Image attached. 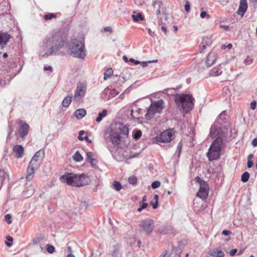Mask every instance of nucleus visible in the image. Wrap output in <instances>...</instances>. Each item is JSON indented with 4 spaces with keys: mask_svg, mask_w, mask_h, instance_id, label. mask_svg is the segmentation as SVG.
Returning a JSON list of instances; mask_svg holds the SVG:
<instances>
[{
    "mask_svg": "<svg viewBox=\"0 0 257 257\" xmlns=\"http://www.w3.org/2000/svg\"><path fill=\"white\" fill-rule=\"evenodd\" d=\"M86 114V111L84 108H79L76 110L74 112V115L78 119H81Z\"/></svg>",
    "mask_w": 257,
    "mask_h": 257,
    "instance_id": "b1692460",
    "label": "nucleus"
},
{
    "mask_svg": "<svg viewBox=\"0 0 257 257\" xmlns=\"http://www.w3.org/2000/svg\"><path fill=\"white\" fill-rule=\"evenodd\" d=\"M29 132V125L26 122L22 123L20 128L19 135L20 136L24 139L26 136L28 134Z\"/></svg>",
    "mask_w": 257,
    "mask_h": 257,
    "instance_id": "6ab92c4d",
    "label": "nucleus"
},
{
    "mask_svg": "<svg viewBox=\"0 0 257 257\" xmlns=\"http://www.w3.org/2000/svg\"><path fill=\"white\" fill-rule=\"evenodd\" d=\"M197 204H198V203H197ZM196 202L194 201L193 208H194V211L197 212V213H199L200 211L204 210L205 209V208H206V205H203L202 202L200 207L196 206Z\"/></svg>",
    "mask_w": 257,
    "mask_h": 257,
    "instance_id": "c756f323",
    "label": "nucleus"
},
{
    "mask_svg": "<svg viewBox=\"0 0 257 257\" xmlns=\"http://www.w3.org/2000/svg\"><path fill=\"white\" fill-rule=\"evenodd\" d=\"M140 226L147 235H150L154 229V220L151 218L146 219L142 222Z\"/></svg>",
    "mask_w": 257,
    "mask_h": 257,
    "instance_id": "9b49d317",
    "label": "nucleus"
},
{
    "mask_svg": "<svg viewBox=\"0 0 257 257\" xmlns=\"http://www.w3.org/2000/svg\"><path fill=\"white\" fill-rule=\"evenodd\" d=\"M129 61L131 62H133L134 63V64H136V65H138L139 64H140V61H138V60H135L133 58H130V59L129 60Z\"/></svg>",
    "mask_w": 257,
    "mask_h": 257,
    "instance_id": "e2e57ef3",
    "label": "nucleus"
},
{
    "mask_svg": "<svg viewBox=\"0 0 257 257\" xmlns=\"http://www.w3.org/2000/svg\"><path fill=\"white\" fill-rule=\"evenodd\" d=\"M249 174L247 172L243 173L241 176V180L242 182L245 183L248 181L249 178Z\"/></svg>",
    "mask_w": 257,
    "mask_h": 257,
    "instance_id": "c9c22d12",
    "label": "nucleus"
},
{
    "mask_svg": "<svg viewBox=\"0 0 257 257\" xmlns=\"http://www.w3.org/2000/svg\"><path fill=\"white\" fill-rule=\"evenodd\" d=\"M160 184L161 183L159 181H155L152 183L151 186L153 189H156L160 186Z\"/></svg>",
    "mask_w": 257,
    "mask_h": 257,
    "instance_id": "a18cd8bd",
    "label": "nucleus"
},
{
    "mask_svg": "<svg viewBox=\"0 0 257 257\" xmlns=\"http://www.w3.org/2000/svg\"><path fill=\"white\" fill-rule=\"evenodd\" d=\"M93 154L92 152H88L86 153V160L87 162L89 161L91 159H93L94 158H93Z\"/></svg>",
    "mask_w": 257,
    "mask_h": 257,
    "instance_id": "49530a36",
    "label": "nucleus"
},
{
    "mask_svg": "<svg viewBox=\"0 0 257 257\" xmlns=\"http://www.w3.org/2000/svg\"><path fill=\"white\" fill-rule=\"evenodd\" d=\"M253 165V162L252 161L248 160L247 162V166L248 168H250L252 167Z\"/></svg>",
    "mask_w": 257,
    "mask_h": 257,
    "instance_id": "052dcab7",
    "label": "nucleus"
},
{
    "mask_svg": "<svg viewBox=\"0 0 257 257\" xmlns=\"http://www.w3.org/2000/svg\"><path fill=\"white\" fill-rule=\"evenodd\" d=\"M250 108L252 110H254L255 109L256 107V102L255 100H253L251 102L250 104Z\"/></svg>",
    "mask_w": 257,
    "mask_h": 257,
    "instance_id": "5fc2aeb1",
    "label": "nucleus"
},
{
    "mask_svg": "<svg viewBox=\"0 0 257 257\" xmlns=\"http://www.w3.org/2000/svg\"><path fill=\"white\" fill-rule=\"evenodd\" d=\"M43 239L44 237L43 236L36 237L32 241L33 244H37L39 243Z\"/></svg>",
    "mask_w": 257,
    "mask_h": 257,
    "instance_id": "37998d69",
    "label": "nucleus"
},
{
    "mask_svg": "<svg viewBox=\"0 0 257 257\" xmlns=\"http://www.w3.org/2000/svg\"><path fill=\"white\" fill-rule=\"evenodd\" d=\"M73 159L76 162H80L83 160V157L79 151H77L73 156Z\"/></svg>",
    "mask_w": 257,
    "mask_h": 257,
    "instance_id": "72a5a7b5",
    "label": "nucleus"
},
{
    "mask_svg": "<svg viewBox=\"0 0 257 257\" xmlns=\"http://www.w3.org/2000/svg\"><path fill=\"white\" fill-rule=\"evenodd\" d=\"M13 151L16 153V157L17 158H21L24 155V149L22 145H17L14 146Z\"/></svg>",
    "mask_w": 257,
    "mask_h": 257,
    "instance_id": "4be33fe9",
    "label": "nucleus"
},
{
    "mask_svg": "<svg viewBox=\"0 0 257 257\" xmlns=\"http://www.w3.org/2000/svg\"><path fill=\"white\" fill-rule=\"evenodd\" d=\"M247 9L246 0H240L239 8L237 11L238 15L243 16Z\"/></svg>",
    "mask_w": 257,
    "mask_h": 257,
    "instance_id": "412c9836",
    "label": "nucleus"
},
{
    "mask_svg": "<svg viewBox=\"0 0 257 257\" xmlns=\"http://www.w3.org/2000/svg\"><path fill=\"white\" fill-rule=\"evenodd\" d=\"M174 128H169L162 132L156 137V141L159 143H170L174 138Z\"/></svg>",
    "mask_w": 257,
    "mask_h": 257,
    "instance_id": "6e6552de",
    "label": "nucleus"
},
{
    "mask_svg": "<svg viewBox=\"0 0 257 257\" xmlns=\"http://www.w3.org/2000/svg\"><path fill=\"white\" fill-rule=\"evenodd\" d=\"M11 36L7 32H0V50H3L10 41Z\"/></svg>",
    "mask_w": 257,
    "mask_h": 257,
    "instance_id": "ddd939ff",
    "label": "nucleus"
},
{
    "mask_svg": "<svg viewBox=\"0 0 257 257\" xmlns=\"http://www.w3.org/2000/svg\"><path fill=\"white\" fill-rule=\"evenodd\" d=\"M226 113L225 111H223L218 116L217 119L214 122L215 124H219L220 125L223 124L225 123V120L226 117L225 116Z\"/></svg>",
    "mask_w": 257,
    "mask_h": 257,
    "instance_id": "a878e982",
    "label": "nucleus"
},
{
    "mask_svg": "<svg viewBox=\"0 0 257 257\" xmlns=\"http://www.w3.org/2000/svg\"><path fill=\"white\" fill-rule=\"evenodd\" d=\"M210 255L213 257H223L224 253L220 249L215 248L211 251Z\"/></svg>",
    "mask_w": 257,
    "mask_h": 257,
    "instance_id": "cd10ccee",
    "label": "nucleus"
},
{
    "mask_svg": "<svg viewBox=\"0 0 257 257\" xmlns=\"http://www.w3.org/2000/svg\"><path fill=\"white\" fill-rule=\"evenodd\" d=\"M57 15L54 13H47L45 14L43 16L44 19L45 21H49L51 20L53 18H57Z\"/></svg>",
    "mask_w": 257,
    "mask_h": 257,
    "instance_id": "473e14b6",
    "label": "nucleus"
},
{
    "mask_svg": "<svg viewBox=\"0 0 257 257\" xmlns=\"http://www.w3.org/2000/svg\"><path fill=\"white\" fill-rule=\"evenodd\" d=\"M217 124L214 123L210 128V135L212 138L220 137L222 134L221 127L217 126Z\"/></svg>",
    "mask_w": 257,
    "mask_h": 257,
    "instance_id": "2eb2a0df",
    "label": "nucleus"
},
{
    "mask_svg": "<svg viewBox=\"0 0 257 257\" xmlns=\"http://www.w3.org/2000/svg\"><path fill=\"white\" fill-rule=\"evenodd\" d=\"M112 187L114 190H115L117 191H118L120 190L122 188V186L119 182L115 181L113 182L112 184Z\"/></svg>",
    "mask_w": 257,
    "mask_h": 257,
    "instance_id": "4c0bfd02",
    "label": "nucleus"
},
{
    "mask_svg": "<svg viewBox=\"0 0 257 257\" xmlns=\"http://www.w3.org/2000/svg\"><path fill=\"white\" fill-rule=\"evenodd\" d=\"M193 97L190 95L178 94L175 95V102L178 108L185 113L189 112L193 107Z\"/></svg>",
    "mask_w": 257,
    "mask_h": 257,
    "instance_id": "20e7f679",
    "label": "nucleus"
},
{
    "mask_svg": "<svg viewBox=\"0 0 257 257\" xmlns=\"http://www.w3.org/2000/svg\"><path fill=\"white\" fill-rule=\"evenodd\" d=\"M195 181L198 183L199 184L200 186H201V184H202V183L203 182H205V181L204 180H202L198 176H197L195 178V179H194Z\"/></svg>",
    "mask_w": 257,
    "mask_h": 257,
    "instance_id": "6e6d98bb",
    "label": "nucleus"
},
{
    "mask_svg": "<svg viewBox=\"0 0 257 257\" xmlns=\"http://www.w3.org/2000/svg\"><path fill=\"white\" fill-rule=\"evenodd\" d=\"M104 31L105 32H109L112 33V29L110 27H106L104 28Z\"/></svg>",
    "mask_w": 257,
    "mask_h": 257,
    "instance_id": "338daca9",
    "label": "nucleus"
},
{
    "mask_svg": "<svg viewBox=\"0 0 257 257\" xmlns=\"http://www.w3.org/2000/svg\"><path fill=\"white\" fill-rule=\"evenodd\" d=\"M222 72V71L219 65L218 66L212 68L210 72V74L211 76H217L221 74Z\"/></svg>",
    "mask_w": 257,
    "mask_h": 257,
    "instance_id": "bb28decb",
    "label": "nucleus"
},
{
    "mask_svg": "<svg viewBox=\"0 0 257 257\" xmlns=\"http://www.w3.org/2000/svg\"><path fill=\"white\" fill-rule=\"evenodd\" d=\"M132 17L135 22H138L144 19L143 15L140 13H137L136 15L134 14L132 15Z\"/></svg>",
    "mask_w": 257,
    "mask_h": 257,
    "instance_id": "f704fd0d",
    "label": "nucleus"
},
{
    "mask_svg": "<svg viewBox=\"0 0 257 257\" xmlns=\"http://www.w3.org/2000/svg\"><path fill=\"white\" fill-rule=\"evenodd\" d=\"M222 234L224 235L227 236L231 234V232L228 230H223L222 232Z\"/></svg>",
    "mask_w": 257,
    "mask_h": 257,
    "instance_id": "bf43d9fd",
    "label": "nucleus"
},
{
    "mask_svg": "<svg viewBox=\"0 0 257 257\" xmlns=\"http://www.w3.org/2000/svg\"><path fill=\"white\" fill-rule=\"evenodd\" d=\"M68 49L74 57L84 59L86 56L84 44L78 40H73L68 46Z\"/></svg>",
    "mask_w": 257,
    "mask_h": 257,
    "instance_id": "39448f33",
    "label": "nucleus"
},
{
    "mask_svg": "<svg viewBox=\"0 0 257 257\" xmlns=\"http://www.w3.org/2000/svg\"><path fill=\"white\" fill-rule=\"evenodd\" d=\"M142 109L140 108H137L136 110L134 109L131 110V115L134 119H139L142 117L141 114Z\"/></svg>",
    "mask_w": 257,
    "mask_h": 257,
    "instance_id": "393cba45",
    "label": "nucleus"
},
{
    "mask_svg": "<svg viewBox=\"0 0 257 257\" xmlns=\"http://www.w3.org/2000/svg\"><path fill=\"white\" fill-rule=\"evenodd\" d=\"M128 135V128L127 126L122 124H118V126L110 131L108 136L105 137V141L108 149V146L112 148L120 146L122 139L127 138Z\"/></svg>",
    "mask_w": 257,
    "mask_h": 257,
    "instance_id": "f03ea898",
    "label": "nucleus"
},
{
    "mask_svg": "<svg viewBox=\"0 0 257 257\" xmlns=\"http://www.w3.org/2000/svg\"><path fill=\"white\" fill-rule=\"evenodd\" d=\"M252 145L254 147L257 146V138H255L252 141Z\"/></svg>",
    "mask_w": 257,
    "mask_h": 257,
    "instance_id": "774afa93",
    "label": "nucleus"
},
{
    "mask_svg": "<svg viewBox=\"0 0 257 257\" xmlns=\"http://www.w3.org/2000/svg\"><path fill=\"white\" fill-rule=\"evenodd\" d=\"M200 16L201 18H204L206 17H207L208 18H209V15L208 14H207L206 12H205V11L201 12Z\"/></svg>",
    "mask_w": 257,
    "mask_h": 257,
    "instance_id": "4d7b16f0",
    "label": "nucleus"
},
{
    "mask_svg": "<svg viewBox=\"0 0 257 257\" xmlns=\"http://www.w3.org/2000/svg\"><path fill=\"white\" fill-rule=\"evenodd\" d=\"M72 95L71 96H66L62 101V106L65 107H68L72 101Z\"/></svg>",
    "mask_w": 257,
    "mask_h": 257,
    "instance_id": "c85d7f7f",
    "label": "nucleus"
},
{
    "mask_svg": "<svg viewBox=\"0 0 257 257\" xmlns=\"http://www.w3.org/2000/svg\"><path fill=\"white\" fill-rule=\"evenodd\" d=\"M107 115V110L103 109L101 112L98 113V116L96 119V121L97 122H100L103 118Z\"/></svg>",
    "mask_w": 257,
    "mask_h": 257,
    "instance_id": "2f4dec72",
    "label": "nucleus"
},
{
    "mask_svg": "<svg viewBox=\"0 0 257 257\" xmlns=\"http://www.w3.org/2000/svg\"><path fill=\"white\" fill-rule=\"evenodd\" d=\"M85 132L84 131H81L79 132V136H78V139L80 141H83V137H82V136L84 134Z\"/></svg>",
    "mask_w": 257,
    "mask_h": 257,
    "instance_id": "13d9d810",
    "label": "nucleus"
},
{
    "mask_svg": "<svg viewBox=\"0 0 257 257\" xmlns=\"http://www.w3.org/2000/svg\"><path fill=\"white\" fill-rule=\"evenodd\" d=\"M212 43V39L211 37H204L202 39V41L199 47V51L200 53H203V50L202 49V47H203V49H205L206 47H209L211 45Z\"/></svg>",
    "mask_w": 257,
    "mask_h": 257,
    "instance_id": "dca6fc26",
    "label": "nucleus"
},
{
    "mask_svg": "<svg viewBox=\"0 0 257 257\" xmlns=\"http://www.w3.org/2000/svg\"><path fill=\"white\" fill-rule=\"evenodd\" d=\"M148 204L147 203L143 202L142 204H140V206L138 208V211L141 212L143 209L146 208Z\"/></svg>",
    "mask_w": 257,
    "mask_h": 257,
    "instance_id": "09e8293b",
    "label": "nucleus"
},
{
    "mask_svg": "<svg viewBox=\"0 0 257 257\" xmlns=\"http://www.w3.org/2000/svg\"><path fill=\"white\" fill-rule=\"evenodd\" d=\"M185 10L186 12L188 13L190 10V3L188 1H185V4L184 6Z\"/></svg>",
    "mask_w": 257,
    "mask_h": 257,
    "instance_id": "8fccbe9b",
    "label": "nucleus"
},
{
    "mask_svg": "<svg viewBox=\"0 0 257 257\" xmlns=\"http://www.w3.org/2000/svg\"><path fill=\"white\" fill-rule=\"evenodd\" d=\"M237 251V249H233L230 251L229 254L230 256H233L236 254Z\"/></svg>",
    "mask_w": 257,
    "mask_h": 257,
    "instance_id": "680f3d73",
    "label": "nucleus"
},
{
    "mask_svg": "<svg viewBox=\"0 0 257 257\" xmlns=\"http://www.w3.org/2000/svg\"><path fill=\"white\" fill-rule=\"evenodd\" d=\"M113 73V70L111 68H109L107 69V70L104 73V77L103 79L106 80L108 77H109Z\"/></svg>",
    "mask_w": 257,
    "mask_h": 257,
    "instance_id": "e433bc0d",
    "label": "nucleus"
},
{
    "mask_svg": "<svg viewBox=\"0 0 257 257\" xmlns=\"http://www.w3.org/2000/svg\"><path fill=\"white\" fill-rule=\"evenodd\" d=\"M163 104L164 101L162 99H160L152 103L150 106L147 109V112L145 114V118L147 120H150L155 113L160 112L163 109Z\"/></svg>",
    "mask_w": 257,
    "mask_h": 257,
    "instance_id": "0eeeda50",
    "label": "nucleus"
},
{
    "mask_svg": "<svg viewBox=\"0 0 257 257\" xmlns=\"http://www.w3.org/2000/svg\"><path fill=\"white\" fill-rule=\"evenodd\" d=\"M38 168V167H36L35 165H31V163H29L27 171V175L26 179L27 181H30L33 179L35 173V169Z\"/></svg>",
    "mask_w": 257,
    "mask_h": 257,
    "instance_id": "aec40b11",
    "label": "nucleus"
},
{
    "mask_svg": "<svg viewBox=\"0 0 257 257\" xmlns=\"http://www.w3.org/2000/svg\"><path fill=\"white\" fill-rule=\"evenodd\" d=\"M65 42L60 33H55L44 39L41 46L40 54L43 58L52 55L64 46Z\"/></svg>",
    "mask_w": 257,
    "mask_h": 257,
    "instance_id": "f257e3e1",
    "label": "nucleus"
},
{
    "mask_svg": "<svg viewBox=\"0 0 257 257\" xmlns=\"http://www.w3.org/2000/svg\"><path fill=\"white\" fill-rule=\"evenodd\" d=\"M217 54L213 52H211L208 55L206 60L205 65L207 67L211 66L216 59Z\"/></svg>",
    "mask_w": 257,
    "mask_h": 257,
    "instance_id": "a211bd4d",
    "label": "nucleus"
},
{
    "mask_svg": "<svg viewBox=\"0 0 257 257\" xmlns=\"http://www.w3.org/2000/svg\"><path fill=\"white\" fill-rule=\"evenodd\" d=\"M253 59L250 58L249 56H247L244 60V63L245 65H248L253 62Z\"/></svg>",
    "mask_w": 257,
    "mask_h": 257,
    "instance_id": "79ce46f5",
    "label": "nucleus"
},
{
    "mask_svg": "<svg viewBox=\"0 0 257 257\" xmlns=\"http://www.w3.org/2000/svg\"><path fill=\"white\" fill-rule=\"evenodd\" d=\"M46 246H47V248H46L47 251L49 253H52L54 252L55 247L52 245L47 244Z\"/></svg>",
    "mask_w": 257,
    "mask_h": 257,
    "instance_id": "c03bdc74",
    "label": "nucleus"
},
{
    "mask_svg": "<svg viewBox=\"0 0 257 257\" xmlns=\"http://www.w3.org/2000/svg\"><path fill=\"white\" fill-rule=\"evenodd\" d=\"M88 162L90 163L91 166L92 168H93L94 169L98 168V165H97L98 161L96 159H91V160L88 161Z\"/></svg>",
    "mask_w": 257,
    "mask_h": 257,
    "instance_id": "ea45409f",
    "label": "nucleus"
},
{
    "mask_svg": "<svg viewBox=\"0 0 257 257\" xmlns=\"http://www.w3.org/2000/svg\"><path fill=\"white\" fill-rule=\"evenodd\" d=\"M108 150L112 157L117 161H121L125 159L123 149L120 146L114 147V148L108 146Z\"/></svg>",
    "mask_w": 257,
    "mask_h": 257,
    "instance_id": "9d476101",
    "label": "nucleus"
},
{
    "mask_svg": "<svg viewBox=\"0 0 257 257\" xmlns=\"http://www.w3.org/2000/svg\"><path fill=\"white\" fill-rule=\"evenodd\" d=\"M142 133L141 130H137L135 132L133 138L135 140H138L142 136Z\"/></svg>",
    "mask_w": 257,
    "mask_h": 257,
    "instance_id": "58836bf2",
    "label": "nucleus"
},
{
    "mask_svg": "<svg viewBox=\"0 0 257 257\" xmlns=\"http://www.w3.org/2000/svg\"><path fill=\"white\" fill-rule=\"evenodd\" d=\"M101 97L103 99L105 100H108L110 98H111V96L110 94H109V93L106 94L105 93H104V90L102 93Z\"/></svg>",
    "mask_w": 257,
    "mask_h": 257,
    "instance_id": "de8ad7c7",
    "label": "nucleus"
},
{
    "mask_svg": "<svg viewBox=\"0 0 257 257\" xmlns=\"http://www.w3.org/2000/svg\"><path fill=\"white\" fill-rule=\"evenodd\" d=\"M157 60H153L152 61H149V62H146V61H140V64L143 67H146L148 66V63H151V62H156Z\"/></svg>",
    "mask_w": 257,
    "mask_h": 257,
    "instance_id": "3c124183",
    "label": "nucleus"
},
{
    "mask_svg": "<svg viewBox=\"0 0 257 257\" xmlns=\"http://www.w3.org/2000/svg\"><path fill=\"white\" fill-rule=\"evenodd\" d=\"M60 180L67 184L75 187H81L88 184L89 179L84 174H75L67 173L62 175Z\"/></svg>",
    "mask_w": 257,
    "mask_h": 257,
    "instance_id": "7ed1b4c3",
    "label": "nucleus"
},
{
    "mask_svg": "<svg viewBox=\"0 0 257 257\" xmlns=\"http://www.w3.org/2000/svg\"><path fill=\"white\" fill-rule=\"evenodd\" d=\"M182 147H183V143H182V141H181L177 145V150H182Z\"/></svg>",
    "mask_w": 257,
    "mask_h": 257,
    "instance_id": "0e129e2a",
    "label": "nucleus"
},
{
    "mask_svg": "<svg viewBox=\"0 0 257 257\" xmlns=\"http://www.w3.org/2000/svg\"><path fill=\"white\" fill-rule=\"evenodd\" d=\"M104 93L106 94L109 93L111 95V97H114L118 94V92L115 89H110L108 87H106L104 89Z\"/></svg>",
    "mask_w": 257,
    "mask_h": 257,
    "instance_id": "7c9ffc66",
    "label": "nucleus"
},
{
    "mask_svg": "<svg viewBox=\"0 0 257 257\" xmlns=\"http://www.w3.org/2000/svg\"><path fill=\"white\" fill-rule=\"evenodd\" d=\"M222 145L223 141L222 138L221 137H217L212 143L207 153V157L210 161L217 160L220 158Z\"/></svg>",
    "mask_w": 257,
    "mask_h": 257,
    "instance_id": "423d86ee",
    "label": "nucleus"
},
{
    "mask_svg": "<svg viewBox=\"0 0 257 257\" xmlns=\"http://www.w3.org/2000/svg\"><path fill=\"white\" fill-rule=\"evenodd\" d=\"M35 192V187L32 184H26V187L25 190L23 191V195L26 197L29 198L32 196Z\"/></svg>",
    "mask_w": 257,
    "mask_h": 257,
    "instance_id": "f3484780",
    "label": "nucleus"
},
{
    "mask_svg": "<svg viewBox=\"0 0 257 257\" xmlns=\"http://www.w3.org/2000/svg\"><path fill=\"white\" fill-rule=\"evenodd\" d=\"M128 181L130 184L134 185V184H136L137 179L136 177L132 176L128 178Z\"/></svg>",
    "mask_w": 257,
    "mask_h": 257,
    "instance_id": "a19ab883",
    "label": "nucleus"
},
{
    "mask_svg": "<svg viewBox=\"0 0 257 257\" xmlns=\"http://www.w3.org/2000/svg\"><path fill=\"white\" fill-rule=\"evenodd\" d=\"M209 186L206 182H203L200 186L197 196L203 200L206 199L208 196Z\"/></svg>",
    "mask_w": 257,
    "mask_h": 257,
    "instance_id": "f8f14e48",
    "label": "nucleus"
},
{
    "mask_svg": "<svg viewBox=\"0 0 257 257\" xmlns=\"http://www.w3.org/2000/svg\"><path fill=\"white\" fill-rule=\"evenodd\" d=\"M173 227L171 225H167L160 227L158 232L162 234H167L170 233L172 232Z\"/></svg>",
    "mask_w": 257,
    "mask_h": 257,
    "instance_id": "5701e85b",
    "label": "nucleus"
},
{
    "mask_svg": "<svg viewBox=\"0 0 257 257\" xmlns=\"http://www.w3.org/2000/svg\"><path fill=\"white\" fill-rule=\"evenodd\" d=\"M86 92V84L84 83H78L74 95V101L76 102H80L85 96Z\"/></svg>",
    "mask_w": 257,
    "mask_h": 257,
    "instance_id": "1a4fd4ad",
    "label": "nucleus"
},
{
    "mask_svg": "<svg viewBox=\"0 0 257 257\" xmlns=\"http://www.w3.org/2000/svg\"><path fill=\"white\" fill-rule=\"evenodd\" d=\"M5 220H6V222L8 224H11L12 223L11 216L10 214H6L5 216Z\"/></svg>",
    "mask_w": 257,
    "mask_h": 257,
    "instance_id": "603ef678",
    "label": "nucleus"
},
{
    "mask_svg": "<svg viewBox=\"0 0 257 257\" xmlns=\"http://www.w3.org/2000/svg\"><path fill=\"white\" fill-rule=\"evenodd\" d=\"M137 6H141L145 3V0H133Z\"/></svg>",
    "mask_w": 257,
    "mask_h": 257,
    "instance_id": "864d4df0",
    "label": "nucleus"
},
{
    "mask_svg": "<svg viewBox=\"0 0 257 257\" xmlns=\"http://www.w3.org/2000/svg\"><path fill=\"white\" fill-rule=\"evenodd\" d=\"M44 156V152L40 150L37 152L30 161L31 165H35L36 167L40 166V160H42Z\"/></svg>",
    "mask_w": 257,
    "mask_h": 257,
    "instance_id": "4468645a",
    "label": "nucleus"
},
{
    "mask_svg": "<svg viewBox=\"0 0 257 257\" xmlns=\"http://www.w3.org/2000/svg\"><path fill=\"white\" fill-rule=\"evenodd\" d=\"M151 204L152 205L154 209H156L158 206V201H155V203L151 202Z\"/></svg>",
    "mask_w": 257,
    "mask_h": 257,
    "instance_id": "69168bd1",
    "label": "nucleus"
}]
</instances>
